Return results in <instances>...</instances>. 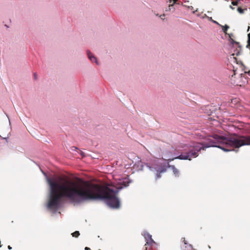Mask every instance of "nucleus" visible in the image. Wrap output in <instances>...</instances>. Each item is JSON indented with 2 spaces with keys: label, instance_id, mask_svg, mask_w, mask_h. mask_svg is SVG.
Wrapping results in <instances>:
<instances>
[{
  "label": "nucleus",
  "instance_id": "nucleus-19",
  "mask_svg": "<svg viewBox=\"0 0 250 250\" xmlns=\"http://www.w3.org/2000/svg\"><path fill=\"white\" fill-rule=\"evenodd\" d=\"M230 7L231 9H234V8H233L231 6H230Z\"/></svg>",
  "mask_w": 250,
  "mask_h": 250
},
{
  "label": "nucleus",
  "instance_id": "nucleus-17",
  "mask_svg": "<svg viewBox=\"0 0 250 250\" xmlns=\"http://www.w3.org/2000/svg\"><path fill=\"white\" fill-rule=\"evenodd\" d=\"M8 249L9 250H11L12 249V247L10 246L9 245V246H8Z\"/></svg>",
  "mask_w": 250,
  "mask_h": 250
},
{
  "label": "nucleus",
  "instance_id": "nucleus-7",
  "mask_svg": "<svg viewBox=\"0 0 250 250\" xmlns=\"http://www.w3.org/2000/svg\"><path fill=\"white\" fill-rule=\"evenodd\" d=\"M80 234V232L78 231H76L72 233V236L74 237H78Z\"/></svg>",
  "mask_w": 250,
  "mask_h": 250
},
{
  "label": "nucleus",
  "instance_id": "nucleus-13",
  "mask_svg": "<svg viewBox=\"0 0 250 250\" xmlns=\"http://www.w3.org/2000/svg\"><path fill=\"white\" fill-rule=\"evenodd\" d=\"M210 20H211L213 22H214V23H216V24H218V25H220V24H219V23H218V22H217L216 21H215L213 20L212 19V18H210Z\"/></svg>",
  "mask_w": 250,
  "mask_h": 250
},
{
  "label": "nucleus",
  "instance_id": "nucleus-6",
  "mask_svg": "<svg viewBox=\"0 0 250 250\" xmlns=\"http://www.w3.org/2000/svg\"><path fill=\"white\" fill-rule=\"evenodd\" d=\"M221 28H222V30L223 31V32L225 33H227V31L228 30V29L229 28V26L226 24L225 25H219Z\"/></svg>",
  "mask_w": 250,
  "mask_h": 250
},
{
  "label": "nucleus",
  "instance_id": "nucleus-4",
  "mask_svg": "<svg viewBox=\"0 0 250 250\" xmlns=\"http://www.w3.org/2000/svg\"><path fill=\"white\" fill-rule=\"evenodd\" d=\"M87 55L89 60L91 61L95 62L96 64H98L97 59L92 55V54L90 52L87 51Z\"/></svg>",
  "mask_w": 250,
  "mask_h": 250
},
{
  "label": "nucleus",
  "instance_id": "nucleus-9",
  "mask_svg": "<svg viewBox=\"0 0 250 250\" xmlns=\"http://www.w3.org/2000/svg\"><path fill=\"white\" fill-rule=\"evenodd\" d=\"M173 172L175 175H177L178 174L179 171L178 169H177L174 166H172Z\"/></svg>",
  "mask_w": 250,
  "mask_h": 250
},
{
  "label": "nucleus",
  "instance_id": "nucleus-14",
  "mask_svg": "<svg viewBox=\"0 0 250 250\" xmlns=\"http://www.w3.org/2000/svg\"><path fill=\"white\" fill-rule=\"evenodd\" d=\"M34 79L35 80H37V74L36 73H34Z\"/></svg>",
  "mask_w": 250,
  "mask_h": 250
},
{
  "label": "nucleus",
  "instance_id": "nucleus-8",
  "mask_svg": "<svg viewBox=\"0 0 250 250\" xmlns=\"http://www.w3.org/2000/svg\"><path fill=\"white\" fill-rule=\"evenodd\" d=\"M145 238L147 240H150V241L152 240V238H151V235H150L148 233H146V234L145 235Z\"/></svg>",
  "mask_w": 250,
  "mask_h": 250
},
{
  "label": "nucleus",
  "instance_id": "nucleus-10",
  "mask_svg": "<svg viewBox=\"0 0 250 250\" xmlns=\"http://www.w3.org/2000/svg\"><path fill=\"white\" fill-rule=\"evenodd\" d=\"M238 0H232L231 4L233 5H238Z\"/></svg>",
  "mask_w": 250,
  "mask_h": 250
},
{
  "label": "nucleus",
  "instance_id": "nucleus-2",
  "mask_svg": "<svg viewBox=\"0 0 250 250\" xmlns=\"http://www.w3.org/2000/svg\"><path fill=\"white\" fill-rule=\"evenodd\" d=\"M209 143L206 147L214 146L225 151L234 150L243 146H250V136L233 134L228 137L214 134L208 138Z\"/></svg>",
  "mask_w": 250,
  "mask_h": 250
},
{
  "label": "nucleus",
  "instance_id": "nucleus-3",
  "mask_svg": "<svg viewBox=\"0 0 250 250\" xmlns=\"http://www.w3.org/2000/svg\"><path fill=\"white\" fill-rule=\"evenodd\" d=\"M185 147L188 148V152L182 153L181 155L176 157V159L191 160L192 158H196L198 156L199 151L202 149H204L203 144L200 143H196L193 146L185 145V146H183V147Z\"/></svg>",
  "mask_w": 250,
  "mask_h": 250
},
{
  "label": "nucleus",
  "instance_id": "nucleus-16",
  "mask_svg": "<svg viewBox=\"0 0 250 250\" xmlns=\"http://www.w3.org/2000/svg\"><path fill=\"white\" fill-rule=\"evenodd\" d=\"M84 249H85V250H91L89 248L87 247H86Z\"/></svg>",
  "mask_w": 250,
  "mask_h": 250
},
{
  "label": "nucleus",
  "instance_id": "nucleus-20",
  "mask_svg": "<svg viewBox=\"0 0 250 250\" xmlns=\"http://www.w3.org/2000/svg\"><path fill=\"white\" fill-rule=\"evenodd\" d=\"M248 73H250V71H249V72H248Z\"/></svg>",
  "mask_w": 250,
  "mask_h": 250
},
{
  "label": "nucleus",
  "instance_id": "nucleus-5",
  "mask_svg": "<svg viewBox=\"0 0 250 250\" xmlns=\"http://www.w3.org/2000/svg\"><path fill=\"white\" fill-rule=\"evenodd\" d=\"M120 183L121 186L120 187L118 188H122L124 187L128 186L129 185V182L127 181H123L121 182Z\"/></svg>",
  "mask_w": 250,
  "mask_h": 250
},
{
  "label": "nucleus",
  "instance_id": "nucleus-15",
  "mask_svg": "<svg viewBox=\"0 0 250 250\" xmlns=\"http://www.w3.org/2000/svg\"><path fill=\"white\" fill-rule=\"evenodd\" d=\"M189 248L190 249V250H196L195 249H193V247H192V246L190 245H189Z\"/></svg>",
  "mask_w": 250,
  "mask_h": 250
},
{
  "label": "nucleus",
  "instance_id": "nucleus-11",
  "mask_svg": "<svg viewBox=\"0 0 250 250\" xmlns=\"http://www.w3.org/2000/svg\"><path fill=\"white\" fill-rule=\"evenodd\" d=\"M237 11L239 12V13L242 14L244 12V10L241 8V7H238L237 8Z\"/></svg>",
  "mask_w": 250,
  "mask_h": 250
},
{
  "label": "nucleus",
  "instance_id": "nucleus-12",
  "mask_svg": "<svg viewBox=\"0 0 250 250\" xmlns=\"http://www.w3.org/2000/svg\"><path fill=\"white\" fill-rule=\"evenodd\" d=\"M163 171V170H162L160 173L157 174V175H156L157 178H159L161 177V173Z\"/></svg>",
  "mask_w": 250,
  "mask_h": 250
},
{
  "label": "nucleus",
  "instance_id": "nucleus-18",
  "mask_svg": "<svg viewBox=\"0 0 250 250\" xmlns=\"http://www.w3.org/2000/svg\"><path fill=\"white\" fill-rule=\"evenodd\" d=\"M190 8H191V9H193V7L192 6H190V7H189Z\"/></svg>",
  "mask_w": 250,
  "mask_h": 250
},
{
  "label": "nucleus",
  "instance_id": "nucleus-1",
  "mask_svg": "<svg viewBox=\"0 0 250 250\" xmlns=\"http://www.w3.org/2000/svg\"><path fill=\"white\" fill-rule=\"evenodd\" d=\"M47 181L50 188L47 203V208L50 209H58L62 198H67L76 203L103 199L109 207L118 208L120 206L116 195L118 191L109 188L90 184L86 181L75 182L66 180L58 183L50 178H47Z\"/></svg>",
  "mask_w": 250,
  "mask_h": 250
}]
</instances>
